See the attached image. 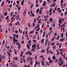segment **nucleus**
<instances>
[{
    "label": "nucleus",
    "mask_w": 67,
    "mask_h": 67,
    "mask_svg": "<svg viewBox=\"0 0 67 67\" xmlns=\"http://www.w3.org/2000/svg\"><path fill=\"white\" fill-rule=\"evenodd\" d=\"M51 60H50L49 61V63H50V64H51Z\"/></svg>",
    "instance_id": "nucleus-55"
},
{
    "label": "nucleus",
    "mask_w": 67,
    "mask_h": 67,
    "mask_svg": "<svg viewBox=\"0 0 67 67\" xmlns=\"http://www.w3.org/2000/svg\"><path fill=\"white\" fill-rule=\"evenodd\" d=\"M35 63H36V65H37V64H38V63L37 61H36L35 62Z\"/></svg>",
    "instance_id": "nucleus-59"
},
{
    "label": "nucleus",
    "mask_w": 67,
    "mask_h": 67,
    "mask_svg": "<svg viewBox=\"0 0 67 67\" xmlns=\"http://www.w3.org/2000/svg\"><path fill=\"white\" fill-rule=\"evenodd\" d=\"M47 37H48V34L46 35V38H47Z\"/></svg>",
    "instance_id": "nucleus-43"
},
{
    "label": "nucleus",
    "mask_w": 67,
    "mask_h": 67,
    "mask_svg": "<svg viewBox=\"0 0 67 67\" xmlns=\"http://www.w3.org/2000/svg\"><path fill=\"white\" fill-rule=\"evenodd\" d=\"M64 2V1L63 0H62L60 2L62 4V3H63Z\"/></svg>",
    "instance_id": "nucleus-36"
},
{
    "label": "nucleus",
    "mask_w": 67,
    "mask_h": 67,
    "mask_svg": "<svg viewBox=\"0 0 67 67\" xmlns=\"http://www.w3.org/2000/svg\"><path fill=\"white\" fill-rule=\"evenodd\" d=\"M41 13H42V10H41L39 13V14H41Z\"/></svg>",
    "instance_id": "nucleus-49"
},
{
    "label": "nucleus",
    "mask_w": 67,
    "mask_h": 67,
    "mask_svg": "<svg viewBox=\"0 0 67 67\" xmlns=\"http://www.w3.org/2000/svg\"><path fill=\"white\" fill-rule=\"evenodd\" d=\"M58 54H59V52H58L57 53V55H58Z\"/></svg>",
    "instance_id": "nucleus-51"
},
{
    "label": "nucleus",
    "mask_w": 67,
    "mask_h": 67,
    "mask_svg": "<svg viewBox=\"0 0 67 67\" xmlns=\"http://www.w3.org/2000/svg\"><path fill=\"white\" fill-rule=\"evenodd\" d=\"M42 0H40V3H42Z\"/></svg>",
    "instance_id": "nucleus-61"
},
{
    "label": "nucleus",
    "mask_w": 67,
    "mask_h": 67,
    "mask_svg": "<svg viewBox=\"0 0 67 67\" xmlns=\"http://www.w3.org/2000/svg\"><path fill=\"white\" fill-rule=\"evenodd\" d=\"M55 44V43H54V42H52L51 43V45L52 46V45H53V46Z\"/></svg>",
    "instance_id": "nucleus-9"
},
{
    "label": "nucleus",
    "mask_w": 67,
    "mask_h": 67,
    "mask_svg": "<svg viewBox=\"0 0 67 67\" xmlns=\"http://www.w3.org/2000/svg\"><path fill=\"white\" fill-rule=\"evenodd\" d=\"M33 41L34 43H35L36 42V41L35 40H33Z\"/></svg>",
    "instance_id": "nucleus-40"
},
{
    "label": "nucleus",
    "mask_w": 67,
    "mask_h": 67,
    "mask_svg": "<svg viewBox=\"0 0 67 67\" xmlns=\"http://www.w3.org/2000/svg\"><path fill=\"white\" fill-rule=\"evenodd\" d=\"M61 6L62 8H63V3H62L61 4Z\"/></svg>",
    "instance_id": "nucleus-22"
},
{
    "label": "nucleus",
    "mask_w": 67,
    "mask_h": 67,
    "mask_svg": "<svg viewBox=\"0 0 67 67\" xmlns=\"http://www.w3.org/2000/svg\"><path fill=\"white\" fill-rule=\"evenodd\" d=\"M32 48H34V47H35V48H36V44H33L32 46Z\"/></svg>",
    "instance_id": "nucleus-3"
},
{
    "label": "nucleus",
    "mask_w": 67,
    "mask_h": 67,
    "mask_svg": "<svg viewBox=\"0 0 67 67\" xmlns=\"http://www.w3.org/2000/svg\"><path fill=\"white\" fill-rule=\"evenodd\" d=\"M3 4H4V2H2V4L1 5V6L2 7V6H3Z\"/></svg>",
    "instance_id": "nucleus-17"
},
{
    "label": "nucleus",
    "mask_w": 67,
    "mask_h": 67,
    "mask_svg": "<svg viewBox=\"0 0 67 67\" xmlns=\"http://www.w3.org/2000/svg\"><path fill=\"white\" fill-rule=\"evenodd\" d=\"M66 38L67 37V32L66 33Z\"/></svg>",
    "instance_id": "nucleus-64"
},
{
    "label": "nucleus",
    "mask_w": 67,
    "mask_h": 67,
    "mask_svg": "<svg viewBox=\"0 0 67 67\" xmlns=\"http://www.w3.org/2000/svg\"><path fill=\"white\" fill-rule=\"evenodd\" d=\"M61 16H63V13H62L61 14Z\"/></svg>",
    "instance_id": "nucleus-63"
},
{
    "label": "nucleus",
    "mask_w": 67,
    "mask_h": 67,
    "mask_svg": "<svg viewBox=\"0 0 67 67\" xmlns=\"http://www.w3.org/2000/svg\"><path fill=\"white\" fill-rule=\"evenodd\" d=\"M7 14H8V12H5V16H6V15H7Z\"/></svg>",
    "instance_id": "nucleus-23"
},
{
    "label": "nucleus",
    "mask_w": 67,
    "mask_h": 67,
    "mask_svg": "<svg viewBox=\"0 0 67 67\" xmlns=\"http://www.w3.org/2000/svg\"><path fill=\"white\" fill-rule=\"evenodd\" d=\"M24 42L23 41H22L21 42V43H22V44H24Z\"/></svg>",
    "instance_id": "nucleus-50"
},
{
    "label": "nucleus",
    "mask_w": 67,
    "mask_h": 67,
    "mask_svg": "<svg viewBox=\"0 0 67 67\" xmlns=\"http://www.w3.org/2000/svg\"><path fill=\"white\" fill-rule=\"evenodd\" d=\"M33 7V4H31V6H30V8H32Z\"/></svg>",
    "instance_id": "nucleus-26"
},
{
    "label": "nucleus",
    "mask_w": 67,
    "mask_h": 67,
    "mask_svg": "<svg viewBox=\"0 0 67 67\" xmlns=\"http://www.w3.org/2000/svg\"><path fill=\"white\" fill-rule=\"evenodd\" d=\"M23 61L24 62V63H25V59H24L23 60Z\"/></svg>",
    "instance_id": "nucleus-56"
},
{
    "label": "nucleus",
    "mask_w": 67,
    "mask_h": 67,
    "mask_svg": "<svg viewBox=\"0 0 67 67\" xmlns=\"http://www.w3.org/2000/svg\"><path fill=\"white\" fill-rule=\"evenodd\" d=\"M19 15H18L16 16V19L17 20H18V19H19Z\"/></svg>",
    "instance_id": "nucleus-18"
},
{
    "label": "nucleus",
    "mask_w": 67,
    "mask_h": 67,
    "mask_svg": "<svg viewBox=\"0 0 67 67\" xmlns=\"http://www.w3.org/2000/svg\"><path fill=\"white\" fill-rule=\"evenodd\" d=\"M64 40H65V38H63L62 39V41H61V42H63V41H64Z\"/></svg>",
    "instance_id": "nucleus-41"
},
{
    "label": "nucleus",
    "mask_w": 67,
    "mask_h": 67,
    "mask_svg": "<svg viewBox=\"0 0 67 67\" xmlns=\"http://www.w3.org/2000/svg\"><path fill=\"white\" fill-rule=\"evenodd\" d=\"M10 39H11V40H12L13 39V37L11 36H10Z\"/></svg>",
    "instance_id": "nucleus-32"
},
{
    "label": "nucleus",
    "mask_w": 67,
    "mask_h": 67,
    "mask_svg": "<svg viewBox=\"0 0 67 67\" xmlns=\"http://www.w3.org/2000/svg\"><path fill=\"white\" fill-rule=\"evenodd\" d=\"M44 39H43L41 40L42 43H43L44 42Z\"/></svg>",
    "instance_id": "nucleus-20"
},
{
    "label": "nucleus",
    "mask_w": 67,
    "mask_h": 67,
    "mask_svg": "<svg viewBox=\"0 0 67 67\" xmlns=\"http://www.w3.org/2000/svg\"><path fill=\"white\" fill-rule=\"evenodd\" d=\"M26 12V10H25L24 13V15H25V14H24V13H25Z\"/></svg>",
    "instance_id": "nucleus-29"
},
{
    "label": "nucleus",
    "mask_w": 67,
    "mask_h": 67,
    "mask_svg": "<svg viewBox=\"0 0 67 67\" xmlns=\"http://www.w3.org/2000/svg\"><path fill=\"white\" fill-rule=\"evenodd\" d=\"M40 29V28H39L38 29L36 30V31H39Z\"/></svg>",
    "instance_id": "nucleus-42"
},
{
    "label": "nucleus",
    "mask_w": 67,
    "mask_h": 67,
    "mask_svg": "<svg viewBox=\"0 0 67 67\" xmlns=\"http://www.w3.org/2000/svg\"><path fill=\"white\" fill-rule=\"evenodd\" d=\"M21 4L22 5H24V3H22L21 2Z\"/></svg>",
    "instance_id": "nucleus-54"
},
{
    "label": "nucleus",
    "mask_w": 67,
    "mask_h": 67,
    "mask_svg": "<svg viewBox=\"0 0 67 67\" xmlns=\"http://www.w3.org/2000/svg\"><path fill=\"white\" fill-rule=\"evenodd\" d=\"M52 29V27H51L49 29V31H51Z\"/></svg>",
    "instance_id": "nucleus-34"
},
{
    "label": "nucleus",
    "mask_w": 67,
    "mask_h": 67,
    "mask_svg": "<svg viewBox=\"0 0 67 67\" xmlns=\"http://www.w3.org/2000/svg\"><path fill=\"white\" fill-rule=\"evenodd\" d=\"M16 38H19V35H16Z\"/></svg>",
    "instance_id": "nucleus-16"
},
{
    "label": "nucleus",
    "mask_w": 67,
    "mask_h": 67,
    "mask_svg": "<svg viewBox=\"0 0 67 67\" xmlns=\"http://www.w3.org/2000/svg\"><path fill=\"white\" fill-rule=\"evenodd\" d=\"M37 58V55H36L35 56V59H36Z\"/></svg>",
    "instance_id": "nucleus-58"
},
{
    "label": "nucleus",
    "mask_w": 67,
    "mask_h": 67,
    "mask_svg": "<svg viewBox=\"0 0 67 67\" xmlns=\"http://www.w3.org/2000/svg\"><path fill=\"white\" fill-rule=\"evenodd\" d=\"M31 42L32 41H31V40H30L28 41V43H31Z\"/></svg>",
    "instance_id": "nucleus-62"
},
{
    "label": "nucleus",
    "mask_w": 67,
    "mask_h": 67,
    "mask_svg": "<svg viewBox=\"0 0 67 67\" xmlns=\"http://www.w3.org/2000/svg\"><path fill=\"white\" fill-rule=\"evenodd\" d=\"M50 21V22H53V19L52 18H50L49 19Z\"/></svg>",
    "instance_id": "nucleus-12"
},
{
    "label": "nucleus",
    "mask_w": 67,
    "mask_h": 67,
    "mask_svg": "<svg viewBox=\"0 0 67 67\" xmlns=\"http://www.w3.org/2000/svg\"><path fill=\"white\" fill-rule=\"evenodd\" d=\"M55 5H56V3H54L52 4V6L53 7H55Z\"/></svg>",
    "instance_id": "nucleus-6"
},
{
    "label": "nucleus",
    "mask_w": 67,
    "mask_h": 67,
    "mask_svg": "<svg viewBox=\"0 0 67 67\" xmlns=\"http://www.w3.org/2000/svg\"><path fill=\"white\" fill-rule=\"evenodd\" d=\"M28 26H29V27H30L31 26V24H30V23H29L28 24Z\"/></svg>",
    "instance_id": "nucleus-28"
},
{
    "label": "nucleus",
    "mask_w": 67,
    "mask_h": 67,
    "mask_svg": "<svg viewBox=\"0 0 67 67\" xmlns=\"http://www.w3.org/2000/svg\"><path fill=\"white\" fill-rule=\"evenodd\" d=\"M62 58L61 57H60L59 58V60H60V61H61V62H63V60H62V59H61Z\"/></svg>",
    "instance_id": "nucleus-13"
},
{
    "label": "nucleus",
    "mask_w": 67,
    "mask_h": 67,
    "mask_svg": "<svg viewBox=\"0 0 67 67\" xmlns=\"http://www.w3.org/2000/svg\"><path fill=\"white\" fill-rule=\"evenodd\" d=\"M14 40L15 42H18V40H15V39H13V41L14 42Z\"/></svg>",
    "instance_id": "nucleus-7"
},
{
    "label": "nucleus",
    "mask_w": 67,
    "mask_h": 67,
    "mask_svg": "<svg viewBox=\"0 0 67 67\" xmlns=\"http://www.w3.org/2000/svg\"><path fill=\"white\" fill-rule=\"evenodd\" d=\"M41 19H40L39 20L38 23H41Z\"/></svg>",
    "instance_id": "nucleus-44"
},
{
    "label": "nucleus",
    "mask_w": 67,
    "mask_h": 67,
    "mask_svg": "<svg viewBox=\"0 0 67 67\" xmlns=\"http://www.w3.org/2000/svg\"><path fill=\"white\" fill-rule=\"evenodd\" d=\"M45 32L44 31L43 32V35L42 36L43 37H44V36H45V35H45Z\"/></svg>",
    "instance_id": "nucleus-11"
},
{
    "label": "nucleus",
    "mask_w": 67,
    "mask_h": 67,
    "mask_svg": "<svg viewBox=\"0 0 67 67\" xmlns=\"http://www.w3.org/2000/svg\"><path fill=\"white\" fill-rule=\"evenodd\" d=\"M32 54V53L31 52H30L29 54V55H31Z\"/></svg>",
    "instance_id": "nucleus-27"
},
{
    "label": "nucleus",
    "mask_w": 67,
    "mask_h": 67,
    "mask_svg": "<svg viewBox=\"0 0 67 67\" xmlns=\"http://www.w3.org/2000/svg\"><path fill=\"white\" fill-rule=\"evenodd\" d=\"M38 12H39V9H37L36 10V12L37 13H38Z\"/></svg>",
    "instance_id": "nucleus-14"
},
{
    "label": "nucleus",
    "mask_w": 67,
    "mask_h": 67,
    "mask_svg": "<svg viewBox=\"0 0 67 67\" xmlns=\"http://www.w3.org/2000/svg\"><path fill=\"white\" fill-rule=\"evenodd\" d=\"M61 46H62V44H60V45L59 46V48H60V47H61Z\"/></svg>",
    "instance_id": "nucleus-47"
},
{
    "label": "nucleus",
    "mask_w": 67,
    "mask_h": 67,
    "mask_svg": "<svg viewBox=\"0 0 67 67\" xmlns=\"http://www.w3.org/2000/svg\"><path fill=\"white\" fill-rule=\"evenodd\" d=\"M49 15H52V10L50 9L49 10Z\"/></svg>",
    "instance_id": "nucleus-4"
},
{
    "label": "nucleus",
    "mask_w": 67,
    "mask_h": 67,
    "mask_svg": "<svg viewBox=\"0 0 67 67\" xmlns=\"http://www.w3.org/2000/svg\"><path fill=\"white\" fill-rule=\"evenodd\" d=\"M52 58L53 59L55 60V59H56V57H55V56H53L52 57Z\"/></svg>",
    "instance_id": "nucleus-15"
},
{
    "label": "nucleus",
    "mask_w": 67,
    "mask_h": 67,
    "mask_svg": "<svg viewBox=\"0 0 67 67\" xmlns=\"http://www.w3.org/2000/svg\"><path fill=\"white\" fill-rule=\"evenodd\" d=\"M24 67H27V65H26V64H25L24 65Z\"/></svg>",
    "instance_id": "nucleus-60"
},
{
    "label": "nucleus",
    "mask_w": 67,
    "mask_h": 67,
    "mask_svg": "<svg viewBox=\"0 0 67 67\" xmlns=\"http://www.w3.org/2000/svg\"><path fill=\"white\" fill-rule=\"evenodd\" d=\"M16 2L17 4H19V1H16Z\"/></svg>",
    "instance_id": "nucleus-53"
},
{
    "label": "nucleus",
    "mask_w": 67,
    "mask_h": 67,
    "mask_svg": "<svg viewBox=\"0 0 67 67\" xmlns=\"http://www.w3.org/2000/svg\"><path fill=\"white\" fill-rule=\"evenodd\" d=\"M4 55H3L2 57V58L3 59H4Z\"/></svg>",
    "instance_id": "nucleus-57"
},
{
    "label": "nucleus",
    "mask_w": 67,
    "mask_h": 67,
    "mask_svg": "<svg viewBox=\"0 0 67 67\" xmlns=\"http://www.w3.org/2000/svg\"><path fill=\"white\" fill-rule=\"evenodd\" d=\"M20 47H21V46H20V45H19V46H18V49H19L20 48Z\"/></svg>",
    "instance_id": "nucleus-37"
},
{
    "label": "nucleus",
    "mask_w": 67,
    "mask_h": 67,
    "mask_svg": "<svg viewBox=\"0 0 67 67\" xmlns=\"http://www.w3.org/2000/svg\"><path fill=\"white\" fill-rule=\"evenodd\" d=\"M60 54H61V55H62V56H64V55H63V53L62 52H60Z\"/></svg>",
    "instance_id": "nucleus-24"
},
{
    "label": "nucleus",
    "mask_w": 67,
    "mask_h": 67,
    "mask_svg": "<svg viewBox=\"0 0 67 67\" xmlns=\"http://www.w3.org/2000/svg\"><path fill=\"white\" fill-rule=\"evenodd\" d=\"M32 24L33 25L34 27H35V23H33Z\"/></svg>",
    "instance_id": "nucleus-39"
},
{
    "label": "nucleus",
    "mask_w": 67,
    "mask_h": 67,
    "mask_svg": "<svg viewBox=\"0 0 67 67\" xmlns=\"http://www.w3.org/2000/svg\"><path fill=\"white\" fill-rule=\"evenodd\" d=\"M59 35H58V36L57 37V40H58V39H59Z\"/></svg>",
    "instance_id": "nucleus-30"
},
{
    "label": "nucleus",
    "mask_w": 67,
    "mask_h": 67,
    "mask_svg": "<svg viewBox=\"0 0 67 67\" xmlns=\"http://www.w3.org/2000/svg\"><path fill=\"white\" fill-rule=\"evenodd\" d=\"M8 18H9V16H8L6 18V20H8Z\"/></svg>",
    "instance_id": "nucleus-31"
},
{
    "label": "nucleus",
    "mask_w": 67,
    "mask_h": 67,
    "mask_svg": "<svg viewBox=\"0 0 67 67\" xmlns=\"http://www.w3.org/2000/svg\"><path fill=\"white\" fill-rule=\"evenodd\" d=\"M56 46H55L53 47V48L54 49V48H56Z\"/></svg>",
    "instance_id": "nucleus-45"
},
{
    "label": "nucleus",
    "mask_w": 67,
    "mask_h": 67,
    "mask_svg": "<svg viewBox=\"0 0 67 67\" xmlns=\"http://www.w3.org/2000/svg\"><path fill=\"white\" fill-rule=\"evenodd\" d=\"M12 5L11 4L9 5V7H10V8H11V7H12Z\"/></svg>",
    "instance_id": "nucleus-46"
},
{
    "label": "nucleus",
    "mask_w": 67,
    "mask_h": 67,
    "mask_svg": "<svg viewBox=\"0 0 67 67\" xmlns=\"http://www.w3.org/2000/svg\"><path fill=\"white\" fill-rule=\"evenodd\" d=\"M46 42L45 43V46L47 45V43H48V39L46 40Z\"/></svg>",
    "instance_id": "nucleus-1"
},
{
    "label": "nucleus",
    "mask_w": 67,
    "mask_h": 67,
    "mask_svg": "<svg viewBox=\"0 0 67 67\" xmlns=\"http://www.w3.org/2000/svg\"><path fill=\"white\" fill-rule=\"evenodd\" d=\"M62 19H60V20H59V24L62 23Z\"/></svg>",
    "instance_id": "nucleus-5"
},
{
    "label": "nucleus",
    "mask_w": 67,
    "mask_h": 67,
    "mask_svg": "<svg viewBox=\"0 0 67 67\" xmlns=\"http://www.w3.org/2000/svg\"><path fill=\"white\" fill-rule=\"evenodd\" d=\"M54 40H55V39H54V38H52L51 39V41H52V42L54 41Z\"/></svg>",
    "instance_id": "nucleus-25"
},
{
    "label": "nucleus",
    "mask_w": 67,
    "mask_h": 67,
    "mask_svg": "<svg viewBox=\"0 0 67 67\" xmlns=\"http://www.w3.org/2000/svg\"><path fill=\"white\" fill-rule=\"evenodd\" d=\"M41 63H42V65H43V66H44L45 64H44V61H43L42 62H41Z\"/></svg>",
    "instance_id": "nucleus-8"
},
{
    "label": "nucleus",
    "mask_w": 67,
    "mask_h": 67,
    "mask_svg": "<svg viewBox=\"0 0 67 67\" xmlns=\"http://www.w3.org/2000/svg\"><path fill=\"white\" fill-rule=\"evenodd\" d=\"M55 63H57V62H58V60H57V59H56L55 60Z\"/></svg>",
    "instance_id": "nucleus-33"
},
{
    "label": "nucleus",
    "mask_w": 67,
    "mask_h": 67,
    "mask_svg": "<svg viewBox=\"0 0 67 67\" xmlns=\"http://www.w3.org/2000/svg\"><path fill=\"white\" fill-rule=\"evenodd\" d=\"M30 60L31 61L30 62V63H31L32 62V58H31Z\"/></svg>",
    "instance_id": "nucleus-35"
},
{
    "label": "nucleus",
    "mask_w": 67,
    "mask_h": 67,
    "mask_svg": "<svg viewBox=\"0 0 67 67\" xmlns=\"http://www.w3.org/2000/svg\"><path fill=\"white\" fill-rule=\"evenodd\" d=\"M59 10H60V8H58L57 9V11H59Z\"/></svg>",
    "instance_id": "nucleus-48"
},
{
    "label": "nucleus",
    "mask_w": 67,
    "mask_h": 67,
    "mask_svg": "<svg viewBox=\"0 0 67 67\" xmlns=\"http://www.w3.org/2000/svg\"><path fill=\"white\" fill-rule=\"evenodd\" d=\"M61 37H62V38H63V37H64V36H63V34H61Z\"/></svg>",
    "instance_id": "nucleus-38"
},
{
    "label": "nucleus",
    "mask_w": 67,
    "mask_h": 67,
    "mask_svg": "<svg viewBox=\"0 0 67 67\" xmlns=\"http://www.w3.org/2000/svg\"><path fill=\"white\" fill-rule=\"evenodd\" d=\"M37 47L38 49H40V48L39 47V45H38V44H37Z\"/></svg>",
    "instance_id": "nucleus-10"
},
{
    "label": "nucleus",
    "mask_w": 67,
    "mask_h": 67,
    "mask_svg": "<svg viewBox=\"0 0 67 67\" xmlns=\"http://www.w3.org/2000/svg\"><path fill=\"white\" fill-rule=\"evenodd\" d=\"M26 47H27L28 49H29L30 48V45H29V44H28L27 45Z\"/></svg>",
    "instance_id": "nucleus-2"
},
{
    "label": "nucleus",
    "mask_w": 67,
    "mask_h": 67,
    "mask_svg": "<svg viewBox=\"0 0 67 67\" xmlns=\"http://www.w3.org/2000/svg\"><path fill=\"white\" fill-rule=\"evenodd\" d=\"M45 5H46V3H45L44 4V3H43L42 4V5L43 6V7L45 6Z\"/></svg>",
    "instance_id": "nucleus-21"
},
{
    "label": "nucleus",
    "mask_w": 67,
    "mask_h": 67,
    "mask_svg": "<svg viewBox=\"0 0 67 67\" xmlns=\"http://www.w3.org/2000/svg\"><path fill=\"white\" fill-rule=\"evenodd\" d=\"M8 55H11V54L9 52H8Z\"/></svg>",
    "instance_id": "nucleus-52"
},
{
    "label": "nucleus",
    "mask_w": 67,
    "mask_h": 67,
    "mask_svg": "<svg viewBox=\"0 0 67 67\" xmlns=\"http://www.w3.org/2000/svg\"><path fill=\"white\" fill-rule=\"evenodd\" d=\"M45 52V50H44V49H43L41 51L42 53H43V52Z\"/></svg>",
    "instance_id": "nucleus-19"
}]
</instances>
